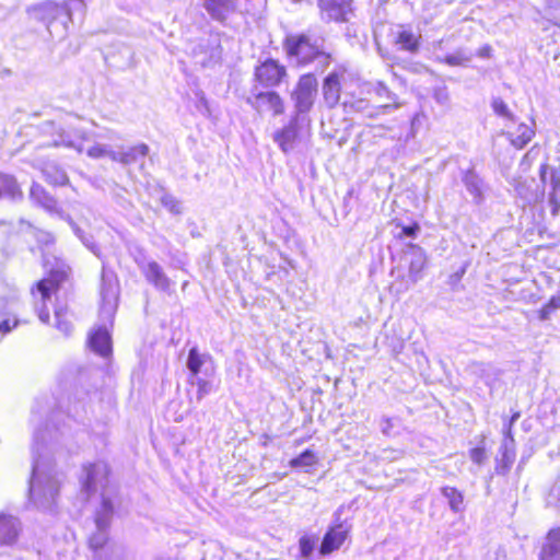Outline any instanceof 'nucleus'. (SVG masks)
<instances>
[{"label": "nucleus", "instance_id": "1", "mask_svg": "<svg viewBox=\"0 0 560 560\" xmlns=\"http://www.w3.org/2000/svg\"><path fill=\"white\" fill-rule=\"evenodd\" d=\"M69 278V267L56 266L49 269L42 279L34 282L30 288L32 299L42 305V308L38 312V317L43 323L48 324L50 319L47 302L59 292L63 283H66Z\"/></svg>", "mask_w": 560, "mask_h": 560}, {"label": "nucleus", "instance_id": "2", "mask_svg": "<svg viewBox=\"0 0 560 560\" xmlns=\"http://www.w3.org/2000/svg\"><path fill=\"white\" fill-rule=\"evenodd\" d=\"M288 58H293L298 66L305 67L316 60L329 65L332 56L324 51L313 37L306 33L288 34L282 42Z\"/></svg>", "mask_w": 560, "mask_h": 560}, {"label": "nucleus", "instance_id": "3", "mask_svg": "<svg viewBox=\"0 0 560 560\" xmlns=\"http://www.w3.org/2000/svg\"><path fill=\"white\" fill-rule=\"evenodd\" d=\"M287 78V67L273 58L258 62L253 70V82L261 89L272 90L281 85Z\"/></svg>", "mask_w": 560, "mask_h": 560}, {"label": "nucleus", "instance_id": "4", "mask_svg": "<svg viewBox=\"0 0 560 560\" xmlns=\"http://www.w3.org/2000/svg\"><path fill=\"white\" fill-rule=\"evenodd\" d=\"M247 104L259 115L269 114L273 117L285 113L283 97L273 90L259 91L247 98Z\"/></svg>", "mask_w": 560, "mask_h": 560}, {"label": "nucleus", "instance_id": "5", "mask_svg": "<svg viewBox=\"0 0 560 560\" xmlns=\"http://www.w3.org/2000/svg\"><path fill=\"white\" fill-rule=\"evenodd\" d=\"M317 88V78L313 72H307L299 77L292 92V98L299 112L305 113L313 107Z\"/></svg>", "mask_w": 560, "mask_h": 560}, {"label": "nucleus", "instance_id": "6", "mask_svg": "<svg viewBox=\"0 0 560 560\" xmlns=\"http://www.w3.org/2000/svg\"><path fill=\"white\" fill-rule=\"evenodd\" d=\"M351 526L345 521L337 520L332 522L326 529L318 553L322 557L331 555L339 550L350 536Z\"/></svg>", "mask_w": 560, "mask_h": 560}, {"label": "nucleus", "instance_id": "7", "mask_svg": "<svg viewBox=\"0 0 560 560\" xmlns=\"http://www.w3.org/2000/svg\"><path fill=\"white\" fill-rule=\"evenodd\" d=\"M82 471L80 485L82 491L88 494L94 493L97 485L107 481L112 475L110 466L106 462L86 463L82 466Z\"/></svg>", "mask_w": 560, "mask_h": 560}, {"label": "nucleus", "instance_id": "8", "mask_svg": "<svg viewBox=\"0 0 560 560\" xmlns=\"http://www.w3.org/2000/svg\"><path fill=\"white\" fill-rule=\"evenodd\" d=\"M353 0H317L319 14L328 22L342 23L352 13Z\"/></svg>", "mask_w": 560, "mask_h": 560}, {"label": "nucleus", "instance_id": "9", "mask_svg": "<svg viewBox=\"0 0 560 560\" xmlns=\"http://www.w3.org/2000/svg\"><path fill=\"white\" fill-rule=\"evenodd\" d=\"M241 0H203V9L211 20L226 24L229 18L240 12Z\"/></svg>", "mask_w": 560, "mask_h": 560}, {"label": "nucleus", "instance_id": "10", "mask_svg": "<svg viewBox=\"0 0 560 560\" xmlns=\"http://www.w3.org/2000/svg\"><path fill=\"white\" fill-rule=\"evenodd\" d=\"M86 345L97 355L108 359L113 354V340L109 330L104 326L93 328L89 335Z\"/></svg>", "mask_w": 560, "mask_h": 560}, {"label": "nucleus", "instance_id": "11", "mask_svg": "<svg viewBox=\"0 0 560 560\" xmlns=\"http://www.w3.org/2000/svg\"><path fill=\"white\" fill-rule=\"evenodd\" d=\"M343 75L337 71L329 72L323 80L322 94L328 108L336 107L341 98Z\"/></svg>", "mask_w": 560, "mask_h": 560}, {"label": "nucleus", "instance_id": "12", "mask_svg": "<svg viewBox=\"0 0 560 560\" xmlns=\"http://www.w3.org/2000/svg\"><path fill=\"white\" fill-rule=\"evenodd\" d=\"M22 526L18 517L9 513H0V547H12L18 544Z\"/></svg>", "mask_w": 560, "mask_h": 560}, {"label": "nucleus", "instance_id": "13", "mask_svg": "<svg viewBox=\"0 0 560 560\" xmlns=\"http://www.w3.org/2000/svg\"><path fill=\"white\" fill-rule=\"evenodd\" d=\"M421 39V34L413 32L409 25H400L394 34L393 43L399 50L416 54L420 49Z\"/></svg>", "mask_w": 560, "mask_h": 560}, {"label": "nucleus", "instance_id": "14", "mask_svg": "<svg viewBox=\"0 0 560 560\" xmlns=\"http://www.w3.org/2000/svg\"><path fill=\"white\" fill-rule=\"evenodd\" d=\"M508 138L510 144L516 149H524L535 137V122L530 124L520 122L514 128H509L503 132Z\"/></svg>", "mask_w": 560, "mask_h": 560}, {"label": "nucleus", "instance_id": "15", "mask_svg": "<svg viewBox=\"0 0 560 560\" xmlns=\"http://www.w3.org/2000/svg\"><path fill=\"white\" fill-rule=\"evenodd\" d=\"M299 138L298 118H292L287 125L273 133V140L282 152H290Z\"/></svg>", "mask_w": 560, "mask_h": 560}, {"label": "nucleus", "instance_id": "16", "mask_svg": "<svg viewBox=\"0 0 560 560\" xmlns=\"http://www.w3.org/2000/svg\"><path fill=\"white\" fill-rule=\"evenodd\" d=\"M23 198V191L16 180V178L8 173L0 172V200H21Z\"/></svg>", "mask_w": 560, "mask_h": 560}, {"label": "nucleus", "instance_id": "17", "mask_svg": "<svg viewBox=\"0 0 560 560\" xmlns=\"http://www.w3.org/2000/svg\"><path fill=\"white\" fill-rule=\"evenodd\" d=\"M30 198L34 203L43 207L49 212L59 211L58 201L52 196H50L43 186L38 184L32 185L30 189Z\"/></svg>", "mask_w": 560, "mask_h": 560}, {"label": "nucleus", "instance_id": "18", "mask_svg": "<svg viewBox=\"0 0 560 560\" xmlns=\"http://www.w3.org/2000/svg\"><path fill=\"white\" fill-rule=\"evenodd\" d=\"M559 556L560 527H555L547 533V541L541 549L539 560H558Z\"/></svg>", "mask_w": 560, "mask_h": 560}, {"label": "nucleus", "instance_id": "19", "mask_svg": "<svg viewBox=\"0 0 560 560\" xmlns=\"http://www.w3.org/2000/svg\"><path fill=\"white\" fill-rule=\"evenodd\" d=\"M373 94L385 103L380 106L382 109H396L401 106L398 96L390 91L387 84L383 81H378L372 89Z\"/></svg>", "mask_w": 560, "mask_h": 560}, {"label": "nucleus", "instance_id": "20", "mask_svg": "<svg viewBox=\"0 0 560 560\" xmlns=\"http://www.w3.org/2000/svg\"><path fill=\"white\" fill-rule=\"evenodd\" d=\"M145 279L153 285L167 290L170 288V280L164 275L160 265L155 261H151L147 265L143 270Z\"/></svg>", "mask_w": 560, "mask_h": 560}, {"label": "nucleus", "instance_id": "21", "mask_svg": "<svg viewBox=\"0 0 560 560\" xmlns=\"http://www.w3.org/2000/svg\"><path fill=\"white\" fill-rule=\"evenodd\" d=\"M20 325V319L16 314L11 311L9 307H2L0 310V336L3 337L14 329H16Z\"/></svg>", "mask_w": 560, "mask_h": 560}, {"label": "nucleus", "instance_id": "22", "mask_svg": "<svg viewBox=\"0 0 560 560\" xmlns=\"http://www.w3.org/2000/svg\"><path fill=\"white\" fill-rule=\"evenodd\" d=\"M318 464V456L312 450H305L296 457H293L289 462V466L293 469H308L313 468Z\"/></svg>", "mask_w": 560, "mask_h": 560}, {"label": "nucleus", "instance_id": "23", "mask_svg": "<svg viewBox=\"0 0 560 560\" xmlns=\"http://www.w3.org/2000/svg\"><path fill=\"white\" fill-rule=\"evenodd\" d=\"M515 460V451L503 446L500 450V457L497 459L494 470L498 475H506Z\"/></svg>", "mask_w": 560, "mask_h": 560}, {"label": "nucleus", "instance_id": "24", "mask_svg": "<svg viewBox=\"0 0 560 560\" xmlns=\"http://www.w3.org/2000/svg\"><path fill=\"white\" fill-rule=\"evenodd\" d=\"M149 154V147L145 143H140L129 148L127 151L121 152L117 159L125 164L136 163L139 159H143Z\"/></svg>", "mask_w": 560, "mask_h": 560}, {"label": "nucleus", "instance_id": "25", "mask_svg": "<svg viewBox=\"0 0 560 560\" xmlns=\"http://www.w3.org/2000/svg\"><path fill=\"white\" fill-rule=\"evenodd\" d=\"M109 545V537L104 530L93 533L88 539L89 548L94 552L98 553Z\"/></svg>", "mask_w": 560, "mask_h": 560}, {"label": "nucleus", "instance_id": "26", "mask_svg": "<svg viewBox=\"0 0 560 560\" xmlns=\"http://www.w3.org/2000/svg\"><path fill=\"white\" fill-rule=\"evenodd\" d=\"M560 308V294L552 295L538 311L537 317L539 320H547L551 314Z\"/></svg>", "mask_w": 560, "mask_h": 560}, {"label": "nucleus", "instance_id": "27", "mask_svg": "<svg viewBox=\"0 0 560 560\" xmlns=\"http://www.w3.org/2000/svg\"><path fill=\"white\" fill-rule=\"evenodd\" d=\"M469 60L470 56L465 54L463 50H458L454 54H450L438 59L440 63L446 65L448 67H462Z\"/></svg>", "mask_w": 560, "mask_h": 560}, {"label": "nucleus", "instance_id": "28", "mask_svg": "<svg viewBox=\"0 0 560 560\" xmlns=\"http://www.w3.org/2000/svg\"><path fill=\"white\" fill-rule=\"evenodd\" d=\"M442 493L448 499L450 506L453 511L462 510L464 498L460 491L454 487H444Z\"/></svg>", "mask_w": 560, "mask_h": 560}, {"label": "nucleus", "instance_id": "29", "mask_svg": "<svg viewBox=\"0 0 560 560\" xmlns=\"http://www.w3.org/2000/svg\"><path fill=\"white\" fill-rule=\"evenodd\" d=\"M202 364H203L202 355L199 353V351L196 347L191 348L188 352L187 368L190 371L192 376H196L199 374Z\"/></svg>", "mask_w": 560, "mask_h": 560}, {"label": "nucleus", "instance_id": "30", "mask_svg": "<svg viewBox=\"0 0 560 560\" xmlns=\"http://www.w3.org/2000/svg\"><path fill=\"white\" fill-rule=\"evenodd\" d=\"M316 537L310 534H304L299 539V550L301 557L307 559L312 556L315 548Z\"/></svg>", "mask_w": 560, "mask_h": 560}, {"label": "nucleus", "instance_id": "31", "mask_svg": "<svg viewBox=\"0 0 560 560\" xmlns=\"http://www.w3.org/2000/svg\"><path fill=\"white\" fill-rule=\"evenodd\" d=\"M491 107L495 115L506 119L508 121H514V115L510 110L508 104L502 98H494L491 102Z\"/></svg>", "mask_w": 560, "mask_h": 560}, {"label": "nucleus", "instance_id": "32", "mask_svg": "<svg viewBox=\"0 0 560 560\" xmlns=\"http://www.w3.org/2000/svg\"><path fill=\"white\" fill-rule=\"evenodd\" d=\"M487 450L485 446H476L469 450V458L476 465L485 464L487 459Z\"/></svg>", "mask_w": 560, "mask_h": 560}, {"label": "nucleus", "instance_id": "33", "mask_svg": "<svg viewBox=\"0 0 560 560\" xmlns=\"http://www.w3.org/2000/svg\"><path fill=\"white\" fill-rule=\"evenodd\" d=\"M112 517H113L112 514H108V513L97 510L95 513V516H94V522L96 524V527L100 530H106L110 525Z\"/></svg>", "mask_w": 560, "mask_h": 560}, {"label": "nucleus", "instance_id": "34", "mask_svg": "<svg viewBox=\"0 0 560 560\" xmlns=\"http://www.w3.org/2000/svg\"><path fill=\"white\" fill-rule=\"evenodd\" d=\"M163 207L173 213H179L182 211L180 202L172 196H164L161 199Z\"/></svg>", "mask_w": 560, "mask_h": 560}, {"label": "nucleus", "instance_id": "35", "mask_svg": "<svg viewBox=\"0 0 560 560\" xmlns=\"http://www.w3.org/2000/svg\"><path fill=\"white\" fill-rule=\"evenodd\" d=\"M56 327L62 331L65 335H69L72 331V325L70 322L66 319H61V312L57 311L56 313Z\"/></svg>", "mask_w": 560, "mask_h": 560}, {"label": "nucleus", "instance_id": "36", "mask_svg": "<svg viewBox=\"0 0 560 560\" xmlns=\"http://www.w3.org/2000/svg\"><path fill=\"white\" fill-rule=\"evenodd\" d=\"M521 418V411H514L508 423L505 424L504 427V435L509 439H511V441H513V435H512V431H513V427H514V423Z\"/></svg>", "mask_w": 560, "mask_h": 560}, {"label": "nucleus", "instance_id": "37", "mask_svg": "<svg viewBox=\"0 0 560 560\" xmlns=\"http://www.w3.org/2000/svg\"><path fill=\"white\" fill-rule=\"evenodd\" d=\"M552 195L560 191V170L552 168L550 172Z\"/></svg>", "mask_w": 560, "mask_h": 560}, {"label": "nucleus", "instance_id": "38", "mask_svg": "<svg viewBox=\"0 0 560 560\" xmlns=\"http://www.w3.org/2000/svg\"><path fill=\"white\" fill-rule=\"evenodd\" d=\"M197 387V398L201 400L210 392L209 383L205 380H198Z\"/></svg>", "mask_w": 560, "mask_h": 560}, {"label": "nucleus", "instance_id": "39", "mask_svg": "<svg viewBox=\"0 0 560 560\" xmlns=\"http://www.w3.org/2000/svg\"><path fill=\"white\" fill-rule=\"evenodd\" d=\"M419 230H420L419 223L413 222L412 224L402 228L400 237H402V236L413 237V236H416V234L418 233Z\"/></svg>", "mask_w": 560, "mask_h": 560}, {"label": "nucleus", "instance_id": "40", "mask_svg": "<svg viewBox=\"0 0 560 560\" xmlns=\"http://www.w3.org/2000/svg\"><path fill=\"white\" fill-rule=\"evenodd\" d=\"M100 511L114 515V503L110 498L103 497Z\"/></svg>", "mask_w": 560, "mask_h": 560}, {"label": "nucleus", "instance_id": "41", "mask_svg": "<svg viewBox=\"0 0 560 560\" xmlns=\"http://www.w3.org/2000/svg\"><path fill=\"white\" fill-rule=\"evenodd\" d=\"M105 150L102 147H93L89 150V155L92 158L104 156Z\"/></svg>", "mask_w": 560, "mask_h": 560}, {"label": "nucleus", "instance_id": "42", "mask_svg": "<svg viewBox=\"0 0 560 560\" xmlns=\"http://www.w3.org/2000/svg\"><path fill=\"white\" fill-rule=\"evenodd\" d=\"M550 202H551V206H552V214L553 215H557L558 212H559V209H560V202L557 200V198L555 197V195H550Z\"/></svg>", "mask_w": 560, "mask_h": 560}, {"label": "nucleus", "instance_id": "43", "mask_svg": "<svg viewBox=\"0 0 560 560\" xmlns=\"http://www.w3.org/2000/svg\"><path fill=\"white\" fill-rule=\"evenodd\" d=\"M548 171V165L546 163L541 164L539 167V176L542 183L546 182V175Z\"/></svg>", "mask_w": 560, "mask_h": 560}, {"label": "nucleus", "instance_id": "44", "mask_svg": "<svg viewBox=\"0 0 560 560\" xmlns=\"http://www.w3.org/2000/svg\"><path fill=\"white\" fill-rule=\"evenodd\" d=\"M491 48L490 46H485L479 49L478 55L480 57H489L490 56Z\"/></svg>", "mask_w": 560, "mask_h": 560}, {"label": "nucleus", "instance_id": "45", "mask_svg": "<svg viewBox=\"0 0 560 560\" xmlns=\"http://www.w3.org/2000/svg\"><path fill=\"white\" fill-rule=\"evenodd\" d=\"M465 273V268H462L458 272H456L455 277H456V280H460V278L463 277V275Z\"/></svg>", "mask_w": 560, "mask_h": 560}, {"label": "nucleus", "instance_id": "46", "mask_svg": "<svg viewBox=\"0 0 560 560\" xmlns=\"http://www.w3.org/2000/svg\"><path fill=\"white\" fill-rule=\"evenodd\" d=\"M66 183H68V178H67V176H66V175H63V176H62L61 184H66Z\"/></svg>", "mask_w": 560, "mask_h": 560}]
</instances>
